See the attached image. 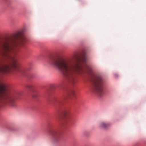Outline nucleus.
Returning a JSON list of instances; mask_svg holds the SVG:
<instances>
[{
	"label": "nucleus",
	"instance_id": "nucleus-1",
	"mask_svg": "<svg viewBox=\"0 0 146 146\" xmlns=\"http://www.w3.org/2000/svg\"><path fill=\"white\" fill-rule=\"evenodd\" d=\"M26 40L21 32L14 34L8 40H0V73L9 72L13 67L18 72L25 73L26 70L21 68L17 63L15 57L10 54H16L18 46H24Z\"/></svg>",
	"mask_w": 146,
	"mask_h": 146
},
{
	"label": "nucleus",
	"instance_id": "nucleus-2",
	"mask_svg": "<svg viewBox=\"0 0 146 146\" xmlns=\"http://www.w3.org/2000/svg\"><path fill=\"white\" fill-rule=\"evenodd\" d=\"M82 61L79 56L76 55L69 60L52 58L49 60L48 63L61 71L64 78L74 84L76 82V74H81L84 72L81 65Z\"/></svg>",
	"mask_w": 146,
	"mask_h": 146
},
{
	"label": "nucleus",
	"instance_id": "nucleus-3",
	"mask_svg": "<svg viewBox=\"0 0 146 146\" xmlns=\"http://www.w3.org/2000/svg\"><path fill=\"white\" fill-rule=\"evenodd\" d=\"M7 104L12 107L16 106L14 100L10 94L5 85L0 83V105Z\"/></svg>",
	"mask_w": 146,
	"mask_h": 146
},
{
	"label": "nucleus",
	"instance_id": "nucleus-4",
	"mask_svg": "<svg viewBox=\"0 0 146 146\" xmlns=\"http://www.w3.org/2000/svg\"><path fill=\"white\" fill-rule=\"evenodd\" d=\"M92 83L93 91L99 96L103 94L102 86L104 81L102 77L99 76H94L92 79Z\"/></svg>",
	"mask_w": 146,
	"mask_h": 146
},
{
	"label": "nucleus",
	"instance_id": "nucleus-5",
	"mask_svg": "<svg viewBox=\"0 0 146 146\" xmlns=\"http://www.w3.org/2000/svg\"><path fill=\"white\" fill-rule=\"evenodd\" d=\"M50 134L52 137L53 141L56 142L58 141L60 135V132L57 130H52L50 132Z\"/></svg>",
	"mask_w": 146,
	"mask_h": 146
},
{
	"label": "nucleus",
	"instance_id": "nucleus-6",
	"mask_svg": "<svg viewBox=\"0 0 146 146\" xmlns=\"http://www.w3.org/2000/svg\"><path fill=\"white\" fill-rule=\"evenodd\" d=\"M75 93L73 90H71L68 91L66 92L63 95V97L64 99H66L68 97H72L74 96Z\"/></svg>",
	"mask_w": 146,
	"mask_h": 146
},
{
	"label": "nucleus",
	"instance_id": "nucleus-7",
	"mask_svg": "<svg viewBox=\"0 0 146 146\" xmlns=\"http://www.w3.org/2000/svg\"><path fill=\"white\" fill-rule=\"evenodd\" d=\"M34 87V86L31 84H28L27 86V88H28L31 92L33 97H36L37 96V94H36V93L33 89Z\"/></svg>",
	"mask_w": 146,
	"mask_h": 146
},
{
	"label": "nucleus",
	"instance_id": "nucleus-8",
	"mask_svg": "<svg viewBox=\"0 0 146 146\" xmlns=\"http://www.w3.org/2000/svg\"><path fill=\"white\" fill-rule=\"evenodd\" d=\"M110 125L109 123H106L104 121H100L98 124V126L100 128L106 129Z\"/></svg>",
	"mask_w": 146,
	"mask_h": 146
},
{
	"label": "nucleus",
	"instance_id": "nucleus-9",
	"mask_svg": "<svg viewBox=\"0 0 146 146\" xmlns=\"http://www.w3.org/2000/svg\"><path fill=\"white\" fill-rule=\"evenodd\" d=\"M62 114L64 115L65 117H67V118L69 119H71V115H69V112L67 110H64L62 111Z\"/></svg>",
	"mask_w": 146,
	"mask_h": 146
},
{
	"label": "nucleus",
	"instance_id": "nucleus-10",
	"mask_svg": "<svg viewBox=\"0 0 146 146\" xmlns=\"http://www.w3.org/2000/svg\"><path fill=\"white\" fill-rule=\"evenodd\" d=\"M83 60H83L84 61H85V57H84Z\"/></svg>",
	"mask_w": 146,
	"mask_h": 146
}]
</instances>
